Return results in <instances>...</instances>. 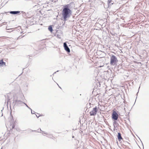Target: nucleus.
<instances>
[{"label":"nucleus","mask_w":149,"mask_h":149,"mask_svg":"<svg viewBox=\"0 0 149 149\" xmlns=\"http://www.w3.org/2000/svg\"><path fill=\"white\" fill-rule=\"evenodd\" d=\"M69 4H67L64 6L62 12V15L65 21L67 20L68 18L70 17L71 14V10L68 8Z\"/></svg>","instance_id":"obj_1"},{"label":"nucleus","mask_w":149,"mask_h":149,"mask_svg":"<svg viewBox=\"0 0 149 149\" xmlns=\"http://www.w3.org/2000/svg\"><path fill=\"white\" fill-rule=\"evenodd\" d=\"M118 61L117 58L114 55H112L111 56L110 64L112 65H116Z\"/></svg>","instance_id":"obj_2"},{"label":"nucleus","mask_w":149,"mask_h":149,"mask_svg":"<svg viewBox=\"0 0 149 149\" xmlns=\"http://www.w3.org/2000/svg\"><path fill=\"white\" fill-rule=\"evenodd\" d=\"M118 113L114 111L112 113V118L113 119L116 120L118 118Z\"/></svg>","instance_id":"obj_3"},{"label":"nucleus","mask_w":149,"mask_h":149,"mask_svg":"<svg viewBox=\"0 0 149 149\" xmlns=\"http://www.w3.org/2000/svg\"><path fill=\"white\" fill-rule=\"evenodd\" d=\"M97 112V108L96 107H95L94 108L93 110L90 112V115L91 116H95Z\"/></svg>","instance_id":"obj_4"},{"label":"nucleus","mask_w":149,"mask_h":149,"mask_svg":"<svg viewBox=\"0 0 149 149\" xmlns=\"http://www.w3.org/2000/svg\"><path fill=\"white\" fill-rule=\"evenodd\" d=\"M64 47L65 50L68 52H70V49L67 46V44L66 43H64Z\"/></svg>","instance_id":"obj_5"},{"label":"nucleus","mask_w":149,"mask_h":149,"mask_svg":"<svg viewBox=\"0 0 149 149\" xmlns=\"http://www.w3.org/2000/svg\"><path fill=\"white\" fill-rule=\"evenodd\" d=\"M0 65L1 66L6 65V63L3 61V59H2L0 61Z\"/></svg>","instance_id":"obj_6"},{"label":"nucleus","mask_w":149,"mask_h":149,"mask_svg":"<svg viewBox=\"0 0 149 149\" xmlns=\"http://www.w3.org/2000/svg\"><path fill=\"white\" fill-rule=\"evenodd\" d=\"M20 12L19 11H11L10 13L13 14H16L19 13Z\"/></svg>","instance_id":"obj_7"},{"label":"nucleus","mask_w":149,"mask_h":149,"mask_svg":"<svg viewBox=\"0 0 149 149\" xmlns=\"http://www.w3.org/2000/svg\"><path fill=\"white\" fill-rule=\"evenodd\" d=\"M118 138L119 140L122 139V138L121 135V134L120 133H118Z\"/></svg>","instance_id":"obj_8"},{"label":"nucleus","mask_w":149,"mask_h":149,"mask_svg":"<svg viewBox=\"0 0 149 149\" xmlns=\"http://www.w3.org/2000/svg\"><path fill=\"white\" fill-rule=\"evenodd\" d=\"M48 30L51 32H52L53 31V29L51 26H49L48 27Z\"/></svg>","instance_id":"obj_9"},{"label":"nucleus","mask_w":149,"mask_h":149,"mask_svg":"<svg viewBox=\"0 0 149 149\" xmlns=\"http://www.w3.org/2000/svg\"><path fill=\"white\" fill-rule=\"evenodd\" d=\"M108 1H109V3H110L111 2L110 1H109V0H108Z\"/></svg>","instance_id":"obj_10"}]
</instances>
